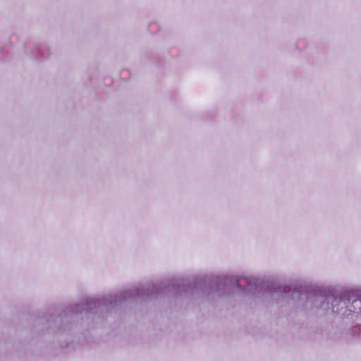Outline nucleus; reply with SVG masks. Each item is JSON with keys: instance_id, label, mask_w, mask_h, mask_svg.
Wrapping results in <instances>:
<instances>
[{"instance_id": "1", "label": "nucleus", "mask_w": 361, "mask_h": 361, "mask_svg": "<svg viewBox=\"0 0 361 361\" xmlns=\"http://www.w3.org/2000/svg\"><path fill=\"white\" fill-rule=\"evenodd\" d=\"M235 282L236 283V286L238 288H241V286H244L242 290L243 291H247V292H252L253 291L255 286V288H257V283H251L250 281H248L247 279H233Z\"/></svg>"}, {"instance_id": "3", "label": "nucleus", "mask_w": 361, "mask_h": 361, "mask_svg": "<svg viewBox=\"0 0 361 361\" xmlns=\"http://www.w3.org/2000/svg\"><path fill=\"white\" fill-rule=\"evenodd\" d=\"M357 302H359L360 304H361V301H360V300H353V304L357 303Z\"/></svg>"}, {"instance_id": "2", "label": "nucleus", "mask_w": 361, "mask_h": 361, "mask_svg": "<svg viewBox=\"0 0 361 361\" xmlns=\"http://www.w3.org/2000/svg\"><path fill=\"white\" fill-rule=\"evenodd\" d=\"M341 302H342L341 298H334L332 301V304H333L332 311L334 312H338V308L335 309V307H336V305H339Z\"/></svg>"}]
</instances>
